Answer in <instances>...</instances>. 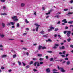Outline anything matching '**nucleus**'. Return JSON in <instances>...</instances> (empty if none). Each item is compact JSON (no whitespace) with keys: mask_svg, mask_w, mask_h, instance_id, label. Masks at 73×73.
<instances>
[{"mask_svg":"<svg viewBox=\"0 0 73 73\" xmlns=\"http://www.w3.org/2000/svg\"><path fill=\"white\" fill-rule=\"evenodd\" d=\"M11 24V25H15V23L13 22H10V23H8L7 24V25L8 26H9Z\"/></svg>","mask_w":73,"mask_h":73,"instance_id":"20e7f679","label":"nucleus"},{"mask_svg":"<svg viewBox=\"0 0 73 73\" xmlns=\"http://www.w3.org/2000/svg\"><path fill=\"white\" fill-rule=\"evenodd\" d=\"M50 60L51 61H53V58H51Z\"/></svg>","mask_w":73,"mask_h":73,"instance_id":"ea45409f","label":"nucleus"},{"mask_svg":"<svg viewBox=\"0 0 73 73\" xmlns=\"http://www.w3.org/2000/svg\"><path fill=\"white\" fill-rule=\"evenodd\" d=\"M61 12H58L56 13L57 15H60V14H61Z\"/></svg>","mask_w":73,"mask_h":73,"instance_id":"a18cd8bd","label":"nucleus"},{"mask_svg":"<svg viewBox=\"0 0 73 73\" xmlns=\"http://www.w3.org/2000/svg\"><path fill=\"white\" fill-rule=\"evenodd\" d=\"M48 34L44 35L43 36V37H48Z\"/></svg>","mask_w":73,"mask_h":73,"instance_id":"9b49d317","label":"nucleus"},{"mask_svg":"<svg viewBox=\"0 0 73 73\" xmlns=\"http://www.w3.org/2000/svg\"><path fill=\"white\" fill-rule=\"evenodd\" d=\"M12 52H13V53H16V52L15 51H14V50H11Z\"/></svg>","mask_w":73,"mask_h":73,"instance_id":"473e14b6","label":"nucleus"},{"mask_svg":"<svg viewBox=\"0 0 73 73\" xmlns=\"http://www.w3.org/2000/svg\"><path fill=\"white\" fill-rule=\"evenodd\" d=\"M70 2L71 3H73V0H71V1H70Z\"/></svg>","mask_w":73,"mask_h":73,"instance_id":"8fccbe9b","label":"nucleus"},{"mask_svg":"<svg viewBox=\"0 0 73 73\" xmlns=\"http://www.w3.org/2000/svg\"><path fill=\"white\" fill-rule=\"evenodd\" d=\"M73 23V21H70V22H68V23L69 24H72V23Z\"/></svg>","mask_w":73,"mask_h":73,"instance_id":"4468645a","label":"nucleus"},{"mask_svg":"<svg viewBox=\"0 0 73 73\" xmlns=\"http://www.w3.org/2000/svg\"><path fill=\"white\" fill-rule=\"evenodd\" d=\"M25 23H27V24L29 23V22L27 19L25 20Z\"/></svg>","mask_w":73,"mask_h":73,"instance_id":"dca6fc26","label":"nucleus"},{"mask_svg":"<svg viewBox=\"0 0 73 73\" xmlns=\"http://www.w3.org/2000/svg\"><path fill=\"white\" fill-rule=\"evenodd\" d=\"M70 28H72V27H73V25H71L70 26Z\"/></svg>","mask_w":73,"mask_h":73,"instance_id":"de8ad7c7","label":"nucleus"},{"mask_svg":"<svg viewBox=\"0 0 73 73\" xmlns=\"http://www.w3.org/2000/svg\"><path fill=\"white\" fill-rule=\"evenodd\" d=\"M37 62H35L34 64V66H36V64H37Z\"/></svg>","mask_w":73,"mask_h":73,"instance_id":"e433bc0d","label":"nucleus"},{"mask_svg":"<svg viewBox=\"0 0 73 73\" xmlns=\"http://www.w3.org/2000/svg\"><path fill=\"white\" fill-rule=\"evenodd\" d=\"M8 72H12V70H11V69L9 70H8Z\"/></svg>","mask_w":73,"mask_h":73,"instance_id":"5fc2aeb1","label":"nucleus"},{"mask_svg":"<svg viewBox=\"0 0 73 73\" xmlns=\"http://www.w3.org/2000/svg\"><path fill=\"white\" fill-rule=\"evenodd\" d=\"M47 53H53V52L52 51H47Z\"/></svg>","mask_w":73,"mask_h":73,"instance_id":"aec40b11","label":"nucleus"},{"mask_svg":"<svg viewBox=\"0 0 73 73\" xmlns=\"http://www.w3.org/2000/svg\"><path fill=\"white\" fill-rule=\"evenodd\" d=\"M27 35V33H25L23 34V36H25V35Z\"/></svg>","mask_w":73,"mask_h":73,"instance_id":"cd10ccee","label":"nucleus"},{"mask_svg":"<svg viewBox=\"0 0 73 73\" xmlns=\"http://www.w3.org/2000/svg\"><path fill=\"white\" fill-rule=\"evenodd\" d=\"M5 0H1V1L2 3H4V2H5Z\"/></svg>","mask_w":73,"mask_h":73,"instance_id":"a878e982","label":"nucleus"},{"mask_svg":"<svg viewBox=\"0 0 73 73\" xmlns=\"http://www.w3.org/2000/svg\"><path fill=\"white\" fill-rule=\"evenodd\" d=\"M66 19H64L62 20V22H64L65 23H67V21H66Z\"/></svg>","mask_w":73,"mask_h":73,"instance_id":"6e6552de","label":"nucleus"},{"mask_svg":"<svg viewBox=\"0 0 73 73\" xmlns=\"http://www.w3.org/2000/svg\"><path fill=\"white\" fill-rule=\"evenodd\" d=\"M37 66H40V64H39V63H38V62H37Z\"/></svg>","mask_w":73,"mask_h":73,"instance_id":"58836bf2","label":"nucleus"},{"mask_svg":"<svg viewBox=\"0 0 73 73\" xmlns=\"http://www.w3.org/2000/svg\"><path fill=\"white\" fill-rule=\"evenodd\" d=\"M55 46L53 47V48L54 49H56L57 48L56 46H59V45H58V44H55Z\"/></svg>","mask_w":73,"mask_h":73,"instance_id":"39448f33","label":"nucleus"},{"mask_svg":"<svg viewBox=\"0 0 73 73\" xmlns=\"http://www.w3.org/2000/svg\"><path fill=\"white\" fill-rule=\"evenodd\" d=\"M18 63L19 65H21V63L20 62V61H18Z\"/></svg>","mask_w":73,"mask_h":73,"instance_id":"a211bd4d","label":"nucleus"},{"mask_svg":"<svg viewBox=\"0 0 73 73\" xmlns=\"http://www.w3.org/2000/svg\"><path fill=\"white\" fill-rule=\"evenodd\" d=\"M49 16H47V17H46V19H48V18H49Z\"/></svg>","mask_w":73,"mask_h":73,"instance_id":"774afa93","label":"nucleus"},{"mask_svg":"<svg viewBox=\"0 0 73 73\" xmlns=\"http://www.w3.org/2000/svg\"><path fill=\"white\" fill-rule=\"evenodd\" d=\"M63 54L64 55H65V51H63Z\"/></svg>","mask_w":73,"mask_h":73,"instance_id":"09e8293b","label":"nucleus"},{"mask_svg":"<svg viewBox=\"0 0 73 73\" xmlns=\"http://www.w3.org/2000/svg\"><path fill=\"white\" fill-rule=\"evenodd\" d=\"M70 64V62L68 61L67 62V65H69Z\"/></svg>","mask_w":73,"mask_h":73,"instance_id":"bb28decb","label":"nucleus"},{"mask_svg":"<svg viewBox=\"0 0 73 73\" xmlns=\"http://www.w3.org/2000/svg\"><path fill=\"white\" fill-rule=\"evenodd\" d=\"M29 66L28 65L27 66H26V68L28 69V68H29Z\"/></svg>","mask_w":73,"mask_h":73,"instance_id":"f704fd0d","label":"nucleus"},{"mask_svg":"<svg viewBox=\"0 0 73 73\" xmlns=\"http://www.w3.org/2000/svg\"><path fill=\"white\" fill-rule=\"evenodd\" d=\"M65 60H68V58H65Z\"/></svg>","mask_w":73,"mask_h":73,"instance_id":"0e129e2a","label":"nucleus"},{"mask_svg":"<svg viewBox=\"0 0 73 73\" xmlns=\"http://www.w3.org/2000/svg\"><path fill=\"white\" fill-rule=\"evenodd\" d=\"M2 26L3 27H4L5 26V24H4V23H2Z\"/></svg>","mask_w":73,"mask_h":73,"instance_id":"c9c22d12","label":"nucleus"},{"mask_svg":"<svg viewBox=\"0 0 73 73\" xmlns=\"http://www.w3.org/2000/svg\"><path fill=\"white\" fill-rule=\"evenodd\" d=\"M33 61H31L30 63V65H31V64H33Z\"/></svg>","mask_w":73,"mask_h":73,"instance_id":"a19ab883","label":"nucleus"},{"mask_svg":"<svg viewBox=\"0 0 73 73\" xmlns=\"http://www.w3.org/2000/svg\"><path fill=\"white\" fill-rule=\"evenodd\" d=\"M47 73H50V69L48 68L46 70Z\"/></svg>","mask_w":73,"mask_h":73,"instance_id":"0eeeda50","label":"nucleus"},{"mask_svg":"<svg viewBox=\"0 0 73 73\" xmlns=\"http://www.w3.org/2000/svg\"><path fill=\"white\" fill-rule=\"evenodd\" d=\"M70 47L71 48H73V45H70Z\"/></svg>","mask_w":73,"mask_h":73,"instance_id":"338daca9","label":"nucleus"},{"mask_svg":"<svg viewBox=\"0 0 73 73\" xmlns=\"http://www.w3.org/2000/svg\"><path fill=\"white\" fill-rule=\"evenodd\" d=\"M73 12H68V14L69 15H72V14H73Z\"/></svg>","mask_w":73,"mask_h":73,"instance_id":"b1692460","label":"nucleus"},{"mask_svg":"<svg viewBox=\"0 0 73 73\" xmlns=\"http://www.w3.org/2000/svg\"><path fill=\"white\" fill-rule=\"evenodd\" d=\"M55 17H56L57 18H59L60 16L59 15H56L55 16Z\"/></svg>","mask_w":73,"mask_h":73,"instance_id":"393cba45","label":"nucleus"},{"mask_svg":"<svg viewBox=\"0 0 73 73\" xmlns=\"http://www.w3.org/2000/svg\"><path fill=\"white\" fill-rule=\"evenodd\" d=\"M51 26H50L49 27V28H50V29L51 30H53V29H54V27H52V26H53V25H51Z\"/></svg>","mask_w":73,"mask_h":73,"instance_id":"423d86ee","label":"nucleus"},{"mask_svg":"<svg viewBox=\"0 0 73 73\" xmlns=\"http://www.w3.org/2000/svg\"><path fill=\"white\" fill-rule=\"evenodd\" d=\"M60 21H59L58 22V23H57V24H60Z\"/></svg>","mask_w":73,"mask_h":73,"instance_id":"69168bd1","label":"nucleus"},{"mask_svg":"<svg viewBox=\"0 0 73 73\" xmlns=\"http://www.w3.org/2000/svg\"><path fill=\"white\" fill-rule=\"evenodd\" d=\"M52 30L51 29H49L48 30V32H50V31H51Z\"/></svg>","mask_w":73,"mask_h":73,"instance_id":"603ef678","label":"nucleus"},{"mask_svg":"<svg viewBox=\"0 0 73 73\" xmlns=\"http://www.w3.org/2000/svg\"><path fill=\"white\" fill-rule=\"evenodd\" d=\"M1 15H7V13H1Z\"/></svg>","mask_w":73,"mask_h":73,"instance_id":"6ab92c4d","label":"nucleus"},{"mask_svg":"<svg viewBox=\"0 0 73 73\" xmlns=\"http://www.w3.org/2000/svg\"><path fill=\"white\" fill-rule=\"evenodd\" d=\"M26 54L27 56H28L29 54L28 53V52H26Z\"/></svg>","mask_w":73,"mask_h":73,"instance_id":"864d4df0","label":"nucleus"},{"mask_svg":"<svg viewBox=\"0 0 73 73\" xmlns=\"http://www.w3.org/2000/svg\"><path fill=\"white\" fill-rule=\"evenodd\" d=\"M42 49H46V48L45 47H42Z\"/></svg>","mask_w":73,"mask_h":73,"instance_id":"c756f323","label":"nucleus"},{"mask_svg":"<svg viewBox=\"0 0 73 73\" xmlns=\"http://www.w3.org/2000/svg\"><path fill=\"white\" fill-rule=\"evenodd\" d=\"M67 32V31H64V34H66V33Z\"/></svg>","mask_w":73,"mask_h":73,"instance_id":"6e6d98bb","label":"nucleus"},{"mask_svg":"<svg viewBox=\"0 0 73 73\" xmlns=\"http://www.w3.org/2000/svg\"><path fill=\"white\" fill-rule=\"evenodd\" d=\"M67 32L68 33V34H70V33L71 32H70V31H67Z\"/></svg>","mask_w":73,"mask_h":73,"instance_id":"2f4dec72","label":"nucleus"},{"mask_svg":"<svg viewBox=\"0 0 73 73\" xmlns=\"http://www.w3.org/2000/svg\"><path fill=\"white\" fill-rule=\"evenodd\" d=\"M67 37H69V36H70V34H69L67 33Z\"/></svg>","mask_w":73,"mask_h":73,"instance_id":"79ce46f5","label":"nucleus"},{"mask_svg":"<svg viewBox=\"0 0 73 73\" xmlns=\"http://www.w3.org/2000/svg\"><path fill=\"white\" fill-rule=\"evenodd\" d=\"M37 56L39 57H41L42 56V54H37Z\"/></svg>","mask_w":73,"mask_h":73,"instance_id":"412c9836","label":"nucleus"},{"mask_svg":"<svg viewBox=\"0 0 73 73\" xmlns=\"http://www.w3.org/2000/svg\"><path fill=\"white\" fill-rule=\"evenodd\" d=\"M67 41H68V42H69V41H70V38L68 39H67Z\"/></svg>","mask_w":73,"mask_h":73,"instance_id":"37998d69","label":"nucleus"},{"mask_svg":"<svg viewBox=\"0 0 73 73\" xmlns=\"http://www.w3.org/2000/svg\"><path fill=\"white\" fill-rule=\"evenodd\" d=\"M24 5H25V4L24 3H22L21 4V6L22 7H24Z\"/></svg>","mask_w":73,"mask_h":73,"instance_id":"ddd939ff","label":"nucleus"},{"mask_svg":"<svg viewBox=\"0 0 73 73\" xmlns=\"http://www.w3.org/2000/svg\"><path fill=\"white\" fill-rule=\"evenodd\" d=\"M42 48V46H39L38 48V49L39 50H40V49H41V48Z\"/></svg>","mask_w":73,"mask_h":73,"instance_id":"f8f14e48","label":"nucleus"},{"mask_svg":"<svg viewBox=\"0 0 73 73\" xmlns=\"http://www.w3.org/2000/svg\"><path fill=\"white\" fill-rule=\"evenodd\" d=\"M52 12V10H50L49 12L46 13V15H49V14H50V12Z\"/></svg>","mask_w":73,"mask_h":73,"instance_id":"9d476101","label":"nucleus"},{"mask_svg":"<svg viewBox=\"0 0 73 73\" xmlns=\"http://www.w3.org/2000/svg\"><path fill=\"white\" fill-rule=\"evenodd\" d=\"M34 15H35V16H36V12H35L34 13Z\"/></svg>","mask_w":73,"mask_h":73,"instance_id":"680f3d73","label":"nucleus"},{"mask_svg":"<svg viewBox=\"0 0 73 73\" xmlns=\"http://www.w3.org/2000/svg\"><path fill=\"white\" fill-rule=\"evenodd\" d=\"M33 60L34 61H36V60H37V58H34L33 59Z\"/></svg>","mask_w":73,"mask_h":73,"instance_id":"5701e85b","label":"nucleus"},{"mask_svg":"<svg viewBox=\"0 0 73 73\" xmlns=\"http://www.w3.org/2000/svg\"><path fill=\"white\" fill-rule=\"evenodd\" d=\"M2 57L4 58V57H6L7 55H3L2 56Z\"/></svg>","mask_w":73,"mask_h":73,"instance_id":"f3484780","label":"nucleus"},{"mask_svg":"<svg viewBox=\"0 0 73 73\" xmlns=\"http://www.w3.org/2000/svg\"><path fill=\"white\" fill-rule=\"evenodd\" d=\"M59 48L60 49H65V47H64V46H62V47H60Z\"/></svg>","mask_w":73,"mask_h":73,"instance_id":"2eb2a0df","label":"nucleus"},{"mask_svg":"<svg viewBox=\"0 0 73 73\" xmlns=\"http://www.w3.org/2000/svg\"><path fill=\"white\" fill-rule=\"evenodd\" d=\"M39 60H40V61H42L43 60H44V59H43V58H40Z\"/></svg>","mask_w":73,"mask_h":73,"instance_id":"7c9ffc66","label":"nucleus"},{"mask_svg":"<svg viewBox=\"0 0 73 73\" xmlns=\"http://www.w3.org/2000/svg\"><path fill=\"white\" fill-rule=\"evenodd\" d=\"M48 40V41H49L50 42H51L52 41V40L51 39H49Z\"/></svg>","mask_w":73,"mask_h":73,"instance_id":"e2e57ef3","label":"nucleus"},{"mask_svg":"<svg viewBox=\"0 0 73 73\" xmlns=\"http://www.w3.org/2000/svg\"><path fill=\"white\" fill-rule=\"evenodd\" d=\"M46 59H48V58H49V57H48V56H46Z\"/></svg>","mask_w":73,"mask_h":73,"instance_id":"49530a36","label":"nucleus"},{"mask_svg":"<svg viewBox=\"0 0 73 73\" xmlns=\"http://www.w3.org/2000/svg\"><path fill=\"white\" fill-rule=\"evenodd\" d=\"M61 56L62 57H65V56L64 55H61Z\"/></svg>","mask_w":73,"mask_h":73,"instance_id":"bf43d9fd","label":"nucleus"},{"mask_svg":"<svg viewBox=\"0 0 73 73\" xmlns=\"http://www.w3.org/2000/svg\"><path fill=\"white\" fill-rule=\"evenodd\" d=\"M12 19L13 20H14V21H18V19L17 18V17L16 16H14L12 17Z\"/></svg>","mask_w":73,"mask_h":73,"instance_id":"f03ea898","label":"nucleus"},{"mask_svg":"<svg viewBox=\"0 0 73 73\" xmlns=\"http://www.w3.org/2000/svg\"><path fill=\"white\" fill-rule=\"evenodd\" d=\"M1 69H4V67H1Z\"/></svg>","mask_w":73,"mask_h":73,"instance_id":"13d9d810","label":"nucleus"},{"mask_svg":"<svg viewBox=\"0 0 73 73\" xmlns=\"http://www.w3.org/2000/svg\"><path fill=\"white\" fill-rule=\"evenodd\" d=\"M68 9H64V11H68Z\"/></svg>","mask_w":73,"mask_h":73,"instance_id":"c85d7f7f","label":"nucleus"},{"mask_svg":"<svg viewBox=\"0 0 73 73\" xmlns=\"http://www.w3.org/2000/svg\"><path fill=\"white\" fill-rule=\"evenodd\" d=\"M17 27H19L20 26V24H19V23H17Z\"/></svg>","mask_w":73,"mask_h":73,"instance_id":"72a5a7b5","label":"nucleus"},{"mask_svg":"<svg viewBox=\"0 0 73 73\" xmlns=\"http://www.w3.org/2000/svg\"><path fill=\"white\" fill-rule=\"evenodd\" d=\"M34 25H35L37 27L35 29L37 32L38 31V28H39V27H40V25H38V24L37 23H35L34 24Z\"/></svg>","mask_w":73,"mask_h":73,"instance_id":"7ed1b4c3","label":"nucleus"},{"mask_svg":"<svg viewBox=\"0 0 73 73\" xmlns=\"http://www.w3.org/2000/svg\"><path fill=\"white\" fill-rule=\"evenodd\" d=\"M33 70V71H34V72H36V71H37V70L36 69H34Z\"/></svg>","mask_w":73,"mask_h":73,"instance_id":"4d7b16f0","label":"nucleus"},{"mask_svg":"<svg viewBox=\"0 0 73 73\" xmlns=\"http://www.w3.org/2000/svg\"><path fill=\"white\" fill-rule=\"evenodd\" d=\"M40 33H41V34H42V35H44V34L45 33V32L44 31L42 30V31H41L40 32Z\"/></svg>","mask_w":73,"mask_h":73,"instance_id":"1a4fd4ad","label":"nucleus"},{"mask_svg":"<svg viewBox=\"0 0 73 73\" xmlns=\"http://www.w3.org/2000/svg\"><path fill=\"white\" fill-rule=\"evenodd\" d=\"M3 46L1 44H0V48H3Z\"/></svg>","mask_w":73,"mask_h":73,"instance_id":"c03bdc74","label":"nucleus"},{"mask_svg":"<svg viewBox=\"0 0 73 73\" xmlns=\"http://www.w3.org/2000/svg\"><path fill=\"white\" fill-rule=\"evenodd\" d=\"M16 57V54H15L13 55V58H15Z\"/></svg>","mask_w":73,"mask_h":73,"instance_id":"4be33fe9","label":"nucleus"},{"mask_svg":"<svg viewBox=\"0 0 73 73\" xmlns=\"http://www.w3.org/2000/svg\"><path fill=\"white\" fill-rule=\"evenodd\" d=\"M22 49H24V50H27V48L25 47L23 48Z\"/></svg>","mask_w":73,"mask_h":73,"instance_id":"4c0bfd02","label":"nucleus"},{"mask_svg":"<svg viewBox=\"0 0 73 73\" xmlns=\"http://www.w3.org/2000/svg\"><path fill=\"white\" fill-rule=\"evenodd\" d=\"M57 68L59 70H61V72H65V70H64V68H60V66H57Z\"/></svg>","mask_w":73,"mask_h":73,"instance_id":"f257e3e1","label":"nucleus"},{"mask_svg":"<svg viewBox=\"0 0 73 73\" xmlns=\"http://www.w3.org/2000/svg\"><path fill=\"white\" fill-rule=\"evenodd\" d=\"M58 28H55V31H57L58 30Z\"/></svg>","mask_w":73,"mask_h":73,"instance_id":"052dcab7","label":"nucleus"},{"mask_svg":"<svg viewBox=\"0 0 73 73\" xmlns=\"http://www.w3.org/2000/svg\"><path fill=\"white\" fill-rule=\"evenodd\" d=\"M40 64H41V65H42V64H43V62H40Z\"/></svg>","mask_w":73,"mask_h":73,"instance_id":"3c124183","label":"nucleus"}]
</instances>
